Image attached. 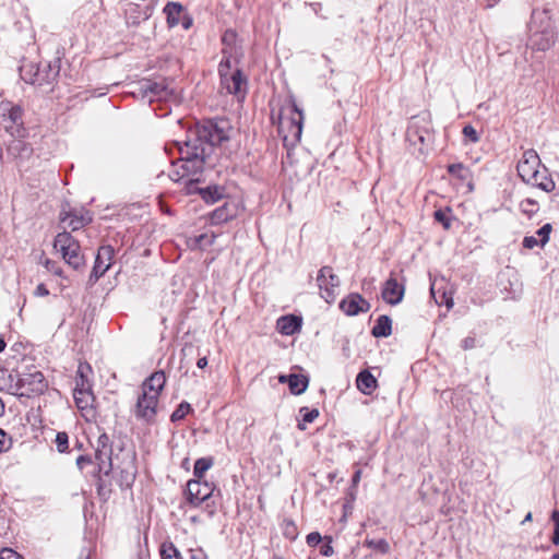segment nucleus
I'll return each instance as SVG.
<instances>
[{
	"label": "nucleus",
	"mask_w": 559,
	"mask_h": 559,
	"mask_svg": "<svg viewBox=\"0 0 559 559\" xmlns=\"http://www.w3.org/2000/svg\"><path fill=\"white\" fill-rule=\"evenodd\" d=\"M233 128L227 119H206L197 122L187 131L183 142H177L180 158L173 163L174 169L169 174L173 181L185 178L187 194L199 193L203 188L199 187L204 170L215 166L216 151L224 142L230 139Z\"/></svg>",
	"instance_id": "obj_1"
},
{
	"label": "nucleus",
	"mask_w": 559,
	"mask_h": 559,
	"mask_svg": "<svg viewBox=\"0 0 559 559\" xmlns=\"http://www.w3.org/2000/svg\"><path fill=\"white\" fill-rule=\"evenodd\" d=\"M540 158L533 148L524 151L518 163L516 170L523 182L536 187L545 192L555 190L556 183L549 175L548 168L542 167Z\"/></svg>",
	"instance_id": "obj_2"
},
{
	"label": "nucleus",
	"mask_w": 559,
	"mask_h": 559,
	"mask_svg": "<svg viewBox=\"0 0 559 559\" xmlns=\"http://www.w3.org/2000/svg\"><path fill=\"white\" fill-rule=\"evenodd\" d=\"M59 73L60 58H55L49 62L24 64L20 69L22 80L37 86L43 94L53 91Z\"/></svg>",
	"instance_id": "obj_3"
},
{
	"label": "nucleus",
	"mask_w": 559,
	"mask_h": 559,
	"mask_svg": "<svg viewBox=\"0 0 559 559\" xmlns=\"http://www.w3.org/2000/svg\"><path fill=\"white\" fill-rule=\"evenodd\" d=\"M215 490V485L206 480H189L186 489L187 502L194 508L204 504L209 514H213L216 508L214 500Z\"/></svg>",
	"instance_id": "obj_4"
},
{
	"label": "nucleus",
	"mask_w": 559,
	"mask_h": 559,
	"mask_svg": "<svg viewBox=\"0 0 559 559\" xmlns=\"http://www.w3.org/2000/svg\"><path fill=\"white\" fill-rule=\"evenodd\" d=\"M53 248L61 253L63 260L74 270L81 269L85 261L79 241L68 231L55 237Z\"/></svg>",
	"instance_id": "obj_5"
},
{
	"label": "nucleus",
	"mask_w": 559,
	"mask_h": 559,
	"mask_svg": "<svg viewBox=\"0 0 559 559\" xmlns=\"http://www.w3.org/2000/svg\"><path fill=\"white\" fill-rule=\"evenodd\" d=\"M0 126L10 133L11 136L24 138L26 129L23 122V109L19 105L10 102L0 103Z\"/></svg>",
	"instance_id": "obj_6"
},
{
	"label": "nucleus",
	"mask_w": 559,
	"mask_h": 559,
	"mask_svg": "<svg viewBox=\"0 0 559 559\" xmlns=\"http://www.w3.org/2000/svg\"><path fill=\"white\" fill-rule=\"evenodd\" d=\"M406 139L413 145L420 144V151L431 144L432 133L429 114H421L412 117L406 130Z\"/></svg>",
	"instance_id": "obj_7"
},
{
	"label": "nucleus",
	"mask_w": 559,
	"mask_h": 559,
	"mask_svg": "<svg viewBox=\"0 0 559 559\" xmlns=\"http://www.w3.org/2000/svg\"><path fill=\"white\" fill-rule=\"evenodd\" d=\"M16 383L17 395L26 397L43 394L48 386L43 372L35 368L23 372L16 371Z\"/></svg>",
	"instance_id": "obj_8"
},
{
	"label": "nucleus",
	"mask_w": 559,
	"mask_h": 559,
	"mask_svg": "<svg viewBox=\"0 0 559 559\" xmlns=\"http://www.w3.org/2000/svg\"><path fill=\"white\" fill-rule=\"evenodd\" d=\"M158 397L142 392L136 400L134 405V416L138 420L144 421L145 424L155 423L157 415Z\"/></svg>",
	"instance_id": "obj_9"
},
{
	"label": "nucleus",
	"mask_w": 559,
	"mask_h": 559,
	"mask_svg": "<svg viewBox=\"0 0 559 559\" xmlns=\"http://www.w3.org/2000/svg\"><path fill=\"white\" fill-rule=\"evenodd\" d=\"M221 86L226 90L228 94H231L236 96L237 99L242 100L248 91V79L241 69L236 68L230 75L221 80Z\"/></svg>",
	"instance_id": "obj_10"
},
{
	"label": "nucleus",
	"mask_w": 559,
	"mask_h": 559,
	"mask_svg": "<svg viewBox=\"0 0 559 559\" xmlns=\"http://www.w3.org/2000/svg\"><path fill=\"white\" fill-rule=\"evenodd\" d=\"M115 250L110 245L99 247L93 270L90 275V282L96 283L110 269Z\"/></svg>",
	"instance_id": "obj_11"
},
{
	"label": "nucleus",
	"mask_w": 559,
	"mask_h": 559,
	"mask_svg": "<svg viewBox=\"0 0 559 559\" xmlns=\"http://www.w3.org/2000/svg\"><path fill=\"white\" fill-rule=\"evenodd\" d=\"M317 282L319 288L322 292V297L328 301L332 302L335 299V287L338 286L340 280L338 276L333 273L331 266H323L320 269Z\"/></svg>",
	"instance_id": "obj_12"
},
{
	"label": "nucleus",
	"mask_w": 559,
	"mask_h": 559,
	"mask_svg": "<svg viewBox=\"0 0 559 559\" xmlns=\"http://www.w3.org/2000/svg\"><path fill=\"white\" fill-rule=\"evenodd\" d=\"M338 307L346 316L353 317L360 312H368L370 304L360 294L352 293L341 300Z\"/></svg>",
	"instance_id": "obj_13"
},
{
	"label": "nucleus",
	"mask_w": 559,
	"mask_h": 559,
	"mask_svg": "<svg viewBox=\"0 0 559 559\" xmlns=\"http://www.w3.org/2000/svg\"><path fill=\"white\" fill-rule=\"evenodd\" d=\"M404 293V285L400 284L394 274L391 273L390 277L385 281L381 292L383 300L392 306H395L402 301Z\"/></svg>",
	"instance_id": "obj_14"
},
{
	"label": "nucleus",
	"mask_w": 559,
	"mask_h": 559,
	"mask_svg": "<svg viewBox=\"0 0 559 559\" xmlns=\"http://www.w3.org/2000/svg\"><path fill=\"white\" fill-rule=\"evenodd\" d=\"M13 139L7 145V155L12 160H26L33 154L32 146L23 138L12 136Z\"/></svg>",
	"instance_id": "obj_15"
},
{
	"label": "nucleus",
	"mask_w": 559,
	"mask_h": 559,
	"mask_svg": "<svg viewBox=\"0 0 559 559\" xmlns=\"http://www.w3.org/2000/svg\"><path fill=\"white\" fill-rule=\"evenodd\" d=\"M166 383V376L163 370L153 372L142 384V392L154 395L159 399Z\"/></svg>",
	"instance_id": "obj_16"
},
{
	"label": "nucleus",
	"mask_w": 559,
	"mask_h": 559,
	"mask_svg": "<svg viewBox=\"0 0 559 559\" xmlns=\"http://www.w3.org/2000/svg\"><path fill=\"white\" fill-rule=\"evenodd\" d=\"M302 320L295 314L283 316L277 320L276 329L283 335H293L301 330Z\"/></svg>",
	"instance_id": "obj_17"
},
{
	"label": "nucleus",
	"mask_w": 559,
	"mask_h": 559,
	"mask_svg": "<svg viewBox=\"0 0 559 559\" xmlns=\"http://www.w3.org/2000/svg\"><path fill=\"white\" fill-rule=\"evenodd\" d=\"M357 389L365 395H370L378 386L374 376L368 370H361L356 377Z\"/></svg>",
	"instance_id": "obj_18"
},
{
	"label": "nucleus",
	"mask_w": 559,
	"mask_h": 559,
	"mask_svg": "<svg viewBox=\"0 0 559 559\" xmlns=\"http://www.w3.org/2000/svg\"><path fill=\"white\" fill-rule=\"evenodd\" d=\"M112 450H95L94 461L97 466V473L109 475L112 471Z\"/></svg>",
	"instance_id": "obj_19"
},
{
	"label": "nucleus",
	"mask_w": 559,
	"mask_h": 559,
	"mask_svg": "<svg viewBox=\"0 0 559 559\" xmlns=\"http://www.w3.org/2000/svg\"><path fill=\"white\" fill-rule=\"evenodd\" d=\"M236 216V211L234 209V206H230L228 203H225L224 205L215 209L212 213H211V223L213 225H218V224H223V223H226L230 219H233L234 217Z\"/></svg>",
	"instance_id": "obj_20"
},
{
	"label": "nucleus",
	"mask_w": 559,
	"mask_h": 559,
	"mask_svg": "<svg viewBox=\"0 0 559 559\" xmlns=\"http://www.w3.org/2000/svg\"><path fill=\"white\" fill-rule=\"evenodd\" d=\"M0 391L17 395L16 371L9 372L7 369H0Z\"/></svg>",
	"instance_id": "obj_21"
},
{
	"label": "nucleus",
	"mask_w": 559,
	"mask_h": 559,
	"mask_svg": "<svg viewBox=\"0 0 559 559\" xmlns=\"http://www.w3.org/2000/svg\"><path fill=\"white\" fill-rule=\"evenodd\" d=\"M183 7L179 2H168L164 8L167 23L170 27L177 26L180 23L183 13Z\"/></svg>",
	"instance_id": "obj_22"
},
{
	"label": "nucleus",
	"mask_w": 559,
	"mask_h": 559,
	"mask_svg": "<svg viewBox=\"0 0 559 559\" xmlns=\"http://www.w3.org/2000/svg\"><path fill=\"white\" fill-rule=\"evenodd\" d=\"M555 43L554 34L549 32H543L534 34L531 37L532 48L538 51L548 50Z\"/></svg>",
	"instance_id": "obj_23"
},
{
	"label": "nucleus",
	"mask_w": 559,
	"mask_h": 559,
	"mask_svg": "<svg viewBox=\"0 0 559 559\" xmlns=\"http://www.w3.org/2000/svg\"><path fill=\"white\" fill-rule=\"evenodd\" d=\"M392 333V320L389 316L382 314L380 316L376 324L371 330V335L374 337H388Z\"/></svg>",
	"instance_id": "obj_24"
},
{
	"label": "nucleus",
	"mask_w": 559,
	"mask_h": 559,
	"mask_svg": "<svg viewBox=\"0 0 559 559\" xmlns=\"http://www.w3.org/2000/svg\"><path fill=\"white\" fill-rule=\"evenodd\" d=\"M289 391L294 395L302 394L309 384V379L305 374L290 373L287 376Z\"/></svg>",
	"instance_id": "obj_25"
},
{
	"label": "nucleus",
	"mask_w": 559,
	"mask_h": 559,
	"mask_svg": "<svg viewBox=\"0 0 559 559\" xmlns=\"http://www.w3.org/2000/svg\"><path fill=\"white\" fill-rule=\"evenodd\" d=\"M225 188L221 186H209L200 191L201 198L207 203L213 204L224 198Z\"/></svg>",
	"instance_id": "obj_26"
},
{
	"label": "nucleus",
	"mask_w": 559,
	"mask_h": 559,
	"mask_svg": "<svg viewBox=\"0 0 559 559\" xmlns=\"http://www.w3.org/2000/svg\"><path fill=\"white\" fill-rule=\"evenodd\" d=\"M142 90L145 94L156 96L157 98H166L168 96V88L163 82L146 81L142 85Z\"/></svg>",
	"instance_id": "obj_27"
},
{
	"label": "nucleus",
	"mask_w": 559,
	"mask_h": 559,
	"mask_svg": "<svg viewBox=\"0 0 559 559\" xmlns=\"http://www.w3.org/2000/svg\"><path fill=\"white\" fill-rule=\"evenodd\" d=\"M231 58H233L231 49L223 48L222 49V60L218 64L219 81L233 73L234 70L231 69Z\"/></svg>",
	"instance_id": "obj_28"
},
{
	"label": "nucleus",
	"mask_w": 559,
	"mask_h": 559,
	"mask_svg": "<svg viewBox=\"0 0 559 559\" xmlns=\"http://www.w3.org/2000/svg\"><path fill=\"white\" fill-rule=\"evenodd\" d=\"M213 457H200L195 461L193 466V476L191 480H205L204 474L213 466Z\"/></svg>",
	"instance_id": "obj_29"
},
{
	"label": "nucleus",
	"mask_w": 559,
	"mask_h": 559,
	"mask_svg": "<svg viewBox=\"0 0 559 559\" xmlns=\"http://www.w3.org/2000/svg\"><path fill=\"white\" fill-rule=\"evenodd\" d=\"M61 221L74 231L87 225L92 218L86 215L78 216L75 214L69 213L67 216L62 217Z\"/></svg>",
	"instance_id": "obj_30"
},
{
	"label": "nucleus",
	"mask_w": 559,
	"mask_h": 559,
	"mask_svg": "<svg viewBox=\"0 0 559 559\" xmlns=\"http://www.w3.org/2000/svg\"><path fill=\"white\" fill-rule=\"evenodd\" d=\"M447 170L451 176H454L462 181L466 180L471 175L469 169L462 163L450 164L448 165Z\"/></svg>",
	"instance_id": "obj_31"
},
{
	"label": "nucleus",
	"mask_w": 559,
	"mask_h": 559,
	"mask_svg": "<svg viewBox=\"0 0 559 559\" xmlns=\"http://www.w3.org/2000/svg\"><path fill=\"white\" fill-rule=\"evenodd\" d=\"M192 411L191 405L188 402H181L177 408L170 415V420L173 423L179 421L186 417Z\"/></svg>",
	"instance_id": "obj_32"
},
{
	"label": "nucleus",
	"mask_w": 559,
	"mask_h": 559,
	"mask_svg": "<svg viewBox=\"0 0 559 559\" xmlns=\"http://www.w3.org/2000/svg\"><path fill=\"white\" fill-rule=\"evenodd\" d=\"M162 559H182L179 550L174 546L173 543L163 544L160 548Z\"/></svg>",
	"instance_id": "obj_33"
},
{
	"label": "nucleus",
	"mask_w": 559,
	"mask_h": 559,
	"mask_svg": "<svg viewBox=\"0 0 559 559\" xmlns=\"http://www.w3.org/2000/svg\"><path fill=\"white\" fill-rule=\"evenodd\" d=\"M366 546L380 554H386L390 549V545L385 539H367Z\"/></svg>",
	"instance_id": "obj_34"
},
{
	"label": "nucleus",
	"mask_w": 559,
	"mask_h": 559,
	"mask_svg": "<svg viewBox=\"0 0 559 559\" xmlns=\"http://www.w3.org/2000/svg\"><path fill=\"white\" fill-rule=\"evenodd\" d=\"M214 240L215 235L209 236L207 234H201L193 238L192 247L202 249L204 247L212 246L214 243Z\"/></svg>",
	"instance_id": "obj_35"
},
{
	"label": "nucleus",
	"mask_w": 559,
	"mask_h": 559,
	"mask_svg": "<svg viewBox=\"0 0 559 559\" xmlns=\"http://www.w3.org/2000/svg\"><path fill=\"white\" fill-rule=\"evenodd\" d=\"M56 445L60 453L67 452L69 448V436L64 431H60L56 435Z\"/></svg>",
	"instance_id": "obj_36"
},
{
	"label": "nucleus",
	"mask_w": 559,
	"mask_h": 559,
	"mask_svg": "<svg viewBox=\"0 0 559 559\" xmlns=\"http://www.w3.org/2000/svg\"><path fill=\"white\" fill-rule=\"evenodd\" d=\"M521 211L528 216H532L538 210V204L533 199H526L520 204Z\"/></svg>",
	"instance_id": "obj_37"
},
{
	"label": "nucleus",
	"mask_w": 559,
	"mask_h": 559,
	"mask_svg": "<svg viewBox=\"0 0 559 559\" xmlns=\"http://www.w3.org/2000/svg\"><path fill=\"white\" fill-rule=\"evenodd\" d=\"M95 450H112V442L106 432L98 436Z\"/></svg>",
	"instance_id": "obj_38"
},
{
	"label": "nucleus",
	"mask_w": 559,
	"mask_h": 559,
	"mask_svg": "<svg viewBox=\"0 0 559 559\" xmlns=\"http://www.w3.org/2000/svg\"><path fill=\"white\" fill-rule=\"evenodd\" d=\"M299 413L301 414L305 423H312L319 416V411L317 408L309 409L308 407H301Z\"/></svg>",
	"instance_id": "obj_39"
},
{
	"label": "nucleus",
	"mask_w": 559,
	"mask_h": 559,
	"mask_svg": "<svg viewBox=\"0 0 559 559\" xmlns=\"http://www.w3.org/2000/svg\"><path fill=\"white\" fill-rule=\"evenodd\" d=\"M433 216L435 219L444 227V229H450L451 218L448 216L447 212L438 210L435 212Z\"/></svg>",
	"instance_id": "obj_40"
},
{
	"label": "nucleus",
	"mask_w": 559,
	"mask_h": 559,
	"mask_svg": "<svg viewBox=\"0 0 559 559\" xmlns=\"http://www.w3.org/2000/svg\"><path fill=\"white\" fill-rule=\"evenodd\" d=\"M551 520L555 524L551 542L554 545L558 546L559 545V510H555L552 512Z\"/></svg>",
	"instance_id": "obj_41"
},
{
	"label": "nucleus",
	"mask_w": 559,
	"mask_h": 559,
	"mask_svg": "<svg viewBox=\"0 0 559 559\" xmlns=\"http://www.w3.org/2000/svg\"><path fill=\"white\" fill-rule=\"evenodd\" d=\"M551 229H552L551 225L549 223H547L537 230L536 234L540 237V246L542 247H544L548 242Z\"/></svg>",
	"instance_id": "obj_42"
},
{
	"label": "nucleus",
	"mask_w": 559,
	"mask_h": 559,
	"mask_svg": "<svg viewBox=\"0 0 559 559\" xmlns=\"http://www.w3.org/2000/svg\"><path fill=\"white\" fill-rule=\"evenodd\" d=\"M292 108L299 116L297 120L295 118H293L292 121L297 127V133L300 134L301 128H302L304 114L295 100H292Z\"/></svg>",
	"instance_id": "obj_43"
},
{
	"label": "nucleus",
	"mask_w": 559,
	"mask_h": 559,
	"mask_svg": "<svg viewBox=\"0 0 559 559\" xmlns=\"http://www.w3.org/2000/svg\"><path fill=\"white\" fill-rule=\"evenodd\" d=\"M81 376V379L83 380V373H82V370H81V367L79 368V371H78ZM83 383H82V388L79 389L76 388L75 389V392H74V399H75V402H76V405L81 408H84L85 405H83V402H84V399L79 396V395H86L87 394V391L83 388Z\"/></svg>",
	"instance_id": "obj_44"
},
{
	"label": "nucleus",
	"mask_w": 559,
	"mask_h": 559,
	"mask_svg": "<svg viewBox=\"0 0 559 559\" xmlns=\"http://www.w3.org/2000/svg\"><path fill=\"white\" fill-rule=\"evenodd\" d=\"M320 554L324 557H330L334 554V549L332 547V537L324 536V543L320 547Z\"/></svg>",
	"instance_id": "obj_45"
},
{
	"label": "nucleus",
	"mask_w": 559,
	"mask_h": 559,
	"mask_svg": "<svg viewBox=\"0 0 559 559\" xmlns=\"http://www.w3.org/2000/svg\"><path fill=\"white\" fill-rule=\"evenodd\" d=\"M462 132H463L464 136L467 138L471 142L476 143L479 141V135L473 126H471V124L465 126L463 128Z\"/></svg>",
	"instance_id": "obj_46"
},
{
	"label": "nucleus",
	"mask_w": 559,
	"mask_h": 559,
	"mask_svg": "<svg viewBox=\"0 0 559 559\" xmlns=\"http://www.w3.org/2000/svg\"><path fill=\"white\" fill-rule=\"evenodd\" d=\"M0 559H22V556L11 548H2Z\"/></svg>",
	"instance_id": "obj_47"
},
{
	"label": "nucleus",
	"mask_w": 559,
	"mask_h": 559,
	"mask_svg": "<svg viewBox=\"0 0 559 559\" xmlns=\"http://www.w3.org/2000/svg\"><path fill=\"white\" fill-rule=\"evenodd\" d=\"M322 540H324V537L322 538L318 532H312L307 535V544L311 547L319 545Z\"/></svg>",
	"instance_id": "obj_48"
},
{
	"label": "nucleus",
	"mask_w": 559,
	"mask_h": 559,
	"mask_svg": "<svg viewBox=\"0 0 559 559\" xmlns=\"http://www.w3.org/2000/svg\"><path fill=\"white\" fill-rule=\"evenodd\" d=\"M45 265L47 270L53 273L55 275L62 276V270L57 262L48 259L46 260Z\"/></svg>",
	"instance_id": "obj_49"
},
{
	"label": "nucleus",
	"mask_w": 559,
	"mask_h": 559,
	"mask_svg": "<svg viewBox=\"0 0 559 559\" xmlns=\"http://www.w3.org/2000/svg\"><path fill=\"white\" fill-rule=\"evenodd\" d=\"M94 460L90 455H80L76 459V465L82 471L86 465L93 464Z\"/></svg>",
	"instance_id": "obj_50"
},
{
	"label": "nucleus",
	"mask_w": 559,
	"mask_h": 559,
	"mask_svg": "<svg viewBox=\"0 0 559 559\" xmlns=\"http://www.w3.org/2000/svg\"><path fill=\"white\" fill-rule=\"evenodd\" d=\"M538 245H540V240H537L534 236H526L523 239V247L526 249H533Z\"/></svg>",
	"instance_id": "obj_51"
},
{
	"label": "nucleus",
	"mask_w": 559,
	"mask_h": 559,
	"mask_svg": "<svg viewBox=\"0 0 559 559\" xmlns=\"http://www.w3.org/2000/svg\"><path fill=\"white\" fill-rule=\"evenodd\" d=\"M235 36L236 35L233 31H226L222 38L223 44L226 46H230L235 40Z\"/></svg>",
	"instance_id": "obj_52"
},
{
	"label": "nucleus",
	"mask_w": 559,
	"mask_h": 559,
	"mask_svg": "<svg viewBox=\"0 0 559 559\" xmlns=\"http://www.w3.org/2000/svg\"><path fill=\"white\" fill-rule=\"evenodd\" d=\"M192 17L189 14L185 13L180 19L179 24H181L185 29H189L192 26Z\"/></svg>",
	"instance_id": "obj_53"
},
{
	"label": "nucleus",
	"mask_w": 559,
	"mask_h": 559,
	"mask_svg": "<svg viewBox=\"0 0 559 559\" xmlns=\"http://www.w3.org/2000/svg\"><path fill=\"white\" fill-rule=\"evenodd\" d=\"M475 345H476V340L474 337L468 336L462 341L463 349H472L475 347Z\"/></svg>",
	"instance_id": "obj_54"
},
{
	"label": "nucleus",
	"mask_w": 559,
	"mask_h": 559,
	"mask_svg": "<svg viewBox=\"0 0 559 559\" xmlns=\"http://www.w3.org/2000/svg\"><path fill=\"white\" fill-rule=\"evenodd\" d=\"M35 296L37 297H45V296H48L49 295V290L47 289V287L45 286V284H39L37 285L35 292H34Z\"/></svg>",
	"instance_id": "obj_55"
},
{
	"label": "nucleus",
	"mask_w": 559,
	"mask_h": 559,
	"mask_svg": "<svg viewBox=\"0 0 559 559\" xmlns=\"http://www.w3.org/2000/svg\"><path fill=\"white\" fill-rule=\"evenodd\" d=\"M360 478H361V471L360 469H357L354 475H353V478H352V487L353 488H356L358 483L360 481Z\"/></svg>",
	"instance_id": "obj_56"
},
{
	"label": "nucleus",
	"mask_w": 559,
	"mask_h": 559,
	"mask_svg": "<svg viewBox=\"0 0 559 559\" xmlns=\"http://www.w3.org/2000/svg\"><path fill=\"white\" fill-rule=\"evenodd\" d=\"M5 436H7L5 431L0 428V452L5 450V447H4V438H5Z\"/></svg>",
	"instance_id": "obj_57"
},
{
	"label": "nucleus",
	"mask_w": 559,
	"mask_h": 559,
	"mask_svg": "<svg viewBox=\"0 0 559 559\" xmlns=\"http://www.w3.org/2000/svg\"><path fill=\"white\" fill-rule=\"evenodd\" d=\"M348 497H349V499H348L347 503L344 504V508H347V504L353 502L356 499V489L355 488L352 487V489L348 492Z\"/></svg>",
	"instance_id": "obj_58"
},
{
	"label": "nucleus",
	"mask_w": 559,
	"mask_h": 559,
	"mask_svg": "<svg viewBox=\"0 0 559 559\" xmlns=\"http://www.w3.org/2000/svg\"><path fill=\"white\" fill-rule=\"evenodd\" d=\"M97 477H98V480H97V491H98V495H103L104 483H103V479L100 477V474L97 473Z\"/></svg>",
	"instance_id": "obj_59"
},
{
	"label": "nucleus",
	"mask_w": 559,
	"mask_h": 559,
	"mask_svg": "<svg viewBox=\"0 0 559 559\" xmlns=\"http://www.w3.org/2000/svg\"><path fill=\"white\" fill-rule=\"evenodd\" d=\"M197 366L200 368V369H203L207 366V358L206 357H201L198 359L197 361Z\"/></svg>",
	"instance_id": "obj_60"
},
{
	"label": "nucleus",
	"mask_w": 559,
	"mask_h": 559,
	"mask_svg": "<svg viewBox=\"0 0 559 559\" xmlns=\"http://www.w3.org/2000/svg\"><path fill=\"white\" fill-rule=\"evenodd\" d=\"M191 559H206V556L201 550H199L198 552L191 555Z\"/></svg>",
	"instance_id": "obj_61"
},
{
	"label": "nucleus",
	"mask_w": 559,
	"mask_h": 559,
	"mask_svg": "<svg viewBox=\"0 0 559 559\" xmlns=\"http://www.w3.org/2000/svg\"><path fill=\"white\" fill-rule=\"evenodd\" d=\"M287 376H288V374H281V376L278 377V381H280L281 383H287V384H288Z\"/></svg>",
	"instance_id": "obj_62"
},
{
	"label": "nucleus",
	"mask_w": 559,
	"mask_h": 559,
	"mask_svg": "<svg viewBox=\"0 0 559 559\" xmlns=\"http://www.w3.org/2000/svg\"><path fill=\"white\" fill-rule=\"evenodd\" d=\"M7 344L3 337H0V353L4 350Z\"/></svg>",
	"instance_id": "obj_63"
},
{
	"label": "nucleus",
	"mask_w": 559,
	"mask_h": 559,
	"mask_svg": "<svg viewBox=\"0 0 559 559\" xmlns=\"http://www.w3.org/2000/svg\"><path fill=\"white\" fill-rule=\"evenodd\" d=\"M528 521H532V513H531V512H528V513L526 514V516H525V518H524V520L522 521V524H524V523H526V522H528Z\"/></svg>",
	"instance_id": "obj_64"
}]
</instances>
